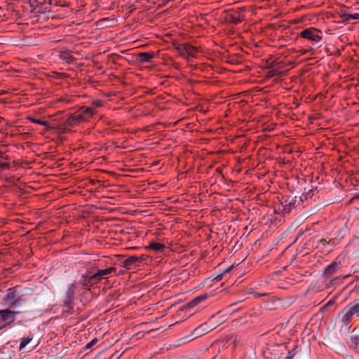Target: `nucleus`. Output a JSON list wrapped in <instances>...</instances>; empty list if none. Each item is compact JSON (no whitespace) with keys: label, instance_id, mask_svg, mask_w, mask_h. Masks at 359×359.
<instances>
[{"label":"nucleus","instance_id":"1","mask_svg":"<svg viewBox=\"0 0 359 359\" xmlns=\"http://www.w3.org/2000/svg\"><path fill=\"white\" fill-rule=\"evenodd\" d=\"M18 286L8 288L2 299L5 305L8 308H19L25 303L22 295L18 292Z\"/></svg>","mask_w":359,"mask_h":359},{"label":"nucleus","instance_id":"2","mask_svg":"<svg viewBox=\"0 0 359 359\" xmlns=\"http://www.w3.org/2000/svg\"><path fill=\"white\" fill-rule=\"evenodd\" d=\"M76 290L77 287L75 283H71L67 287V290L63 299V305L68 309L73 308L74 301L76 299Z\"/></svg>","mask_w":359,"mask_h":359},{"label":"nucleus","instance_id":"3","mask_svg":"<svg viewBox=\"0 0 359 359\" xmlns=\"http://www.w3.org/2000/svg\"><path fill=\"white\" fill-rule=\"evenodd\" d=\"M301 201H298L297 196H284L280 200V203L281 205V212L282 213H289L293 208H295L297 204L299 203Z\"/></svg>","mask_w":359,"mask_h":359},{"label":"nucleus","instance_id":"4","mask_svg":"<svg viewBox=\"0 0 359 359\" xmlns=\"http://www.w3.org/2000/svg\"><path fill=\"white\" fill-rule=\"evenodd\" d=\"M20 312L18 311L11 310L9 309L0 310V320L4 325L12 324L16 318V315Z\"/></svg>","mask_w":359,"mask_h":359},{"label":"nucleus","instance_id":"5","mask_svg":"<svg viewBox=\"0 0 359 359\" xmlns=\"http://www.w3.org/2000/svg\"><path fill=\"white\" fill-rule=\"evenodd\" d=\"M299 36L315 43H319L322 39V37L318 34V31L314 28H309L303 30L299 34Z\"/></svg>","mask_w":359,"mask_h":359},{"label":"nucleus","instance_id":"6","mask_svg":"<svg viewBox=\"0 0 359 359\" xmlns=\"http://www.w3.org/2000/svg\"><path fill=\"white\" fill-rule=\"evenodd\" d=\"M341 267V262L337 259L335 261L329 264L324 270L323 275L325 278H331Z\"/></svg>","mask_w":359,"mask_h":359},{"label":"nucleus","instance_id":"7","mask_svg":"<svg viewBox=\"0 0 359 359\" xmlns=\"http://www.w3.org/2000/svg\"><path fill=\"white\" fill-rule=\"evenodd\" d=\"M216 327L215 325H209L208 323H205L197 327L192 333L195 337L204 335Z\"/></svg>","mask_w":359,"mask_h":359},{"label":"nucleus","instance_id":"8","mask_svg":"<svg viewBox=\"0 0 359 359\" xmlns=\"http://www.w3.org/2000/svg\"><path fill=\"white\" fill-rule=\"evenodd\" d=\"M342 313L341 323L344 326L348 329L351 327V320L354 314L349 306L342 311Z\"/></svg>","mask_w":359,"mask_h":359},{"label":"nucleus","instance_id":"9","mask_svg":"<svg viewBox=\"0 0 359 359\" xmlns=\"http://www.w3.org/2000/svg\"><path fill=\"white\" fill-rule=\"evenodd\" d=\"M179 50L183 56L194 57L196 52V48L191 45L185 43L179 48Z\"/></svg>","mask_w":359,"mask_h":359},{"label":"nucleus","instance_id":"10","mask_svg":"<svg viewBox=\"0 0 359 359\" xmlns=\"http://www.w3.org/2000/svg\"><path fill=\"white\" fill-rule=\"evenodd\" d=\"M84 121H87L86 120L84 115L79 111V114H72L67 118V125L69 126H74Z\"/></svg>","mask_w":359,"mask_h":359},{"label":"nucleus","instance_id":"11","mask_svg":"<svg viewBox=\"0 0 359 359\" xmlns=\"http://www.w3.org/2000/svg\"><path fill=\"white\" fill-rule=\"evenodd\" d=\"M80 283L86 287H92L94 284L97 283V279L93 278V274L89 272L81 276Z\"/></svg>","mask_w":359,"mask_h":359},{"label":"nucleus","instance_id":"12","mask_svg":"<svg viewBox=\"0 0 359 359\" xmlns=\"http://www.w3.org/2000/svg\"><path fill=\"white\" fill-rule=\"evenodd\" d=\"M115 271L116 269L114 267H109L105 269L98 270L96 273L93 274V278L97 279V282H99Z\"/></svg>","mask_w":359,"mask_h":359},{"label":"nucleus","instance_id":"13","mask_svg":"<svg viewBox=\"0 0 359 359\" xmlns=\"http://www.w3.org/2000/svg\"><path fill=\"white\" fill-rule=\"evenodd\" d=\"M142 259L139 257L136 256H132L129 258L126 259L123 264L122 266L125 267L126 269H130L133 265H135L137 262H141Z\"/></svg>","mask_w":359,"mask_h":359},{"label":"nucleus","instance_id":"14","mask_svg":"<svg viewBox=\"0 0 359 359\" xmlns=\"http://www.w3.org/2000/svg\"><path fill=\"white\" fill-rule=\"evenodd\" d=\"M207 297H208L207 294H201V295L195 297L191 301L187 303V306L188 308H193V307L197 306L199 303L207 299Z\"/></svg>","mask_w":359,"mask_h":359},{"label":"nucleus","instance_id":"15","mask_svg":"<svg viewBox=\"0 0 359 359\" xmlns=\"http://www.w3.org/2000/svg\"><path fill=\"white\" fill-rule=\"evenodd\" d=\"M155 57V53L153 52H144L140 53L138 55L139 60L141 62H148Z\"/></svg>","mask_w":359,"mask_h":359},{"label":"nucleus","instance_id":"16","mask_svg":"<svg viewBox=\"0 0 359 359\" xmlns=\"http://www.w3.org/2000/svg\"><path fill=\"white\" fill-rule=\"evenodd\" d=\"M28 119L34 123H36L41 126H43L46 127V130H53L54 128V126H51L48 121H42L41 119L32 118V117H28Z\"/></svg>","mask_w":359,"mask_h":359},{"label":"nucleus","instance_id":"17","mask_svg":"<svg viewBox=\"0 0 359 359\" xmlns=\"http://www.w3.org/2000/svg\"><path fill=\"white\" fill-rule=\"evenodd\" d=\"M79 111L84 115L86 121L95 114L90 107L83 106L79 109Z\"/></svg>","mask_w":359,"mask_h":359},{"label":"nucleus","instance_id":"18","mask_svg":"<svg viewBox=\"0 0 359 359\" xmlns=\"http://www.w3.org/2000/svg\"><path fill=\"white\" fill-rule=\"evenodd\" d=\"M148 248L156 252H161L165 248V245L156 241H151Z\"/></svg>","mask_w":359,"mask_h":359},{"label":"nucleus","instance_id":"19","mask_svg":"<svg viewBox=\"0 0 359 359\" xmlns=\"http://www.w3.org/2000/svg\"><path fill=\"white\" fill-rule=\"evenodd\" d=\"M33 339V335L29 334V336L26 337H22L20 339V343L19 346V351L22 350L26 347V346L30 343Z\"/></svg>","mask_w":359,"mask_h":359},{"label":"nucleus","instance_id":"20","mask_svg":"<svg viewBox=\"0 0 359 359\" xmlns=\"http://www.w3.org/2000/svg\"><path fill=\"white\" fill-rule=\"evenodd\" d=\"M350 346L355 348H359V335H351L350 337Z\"/></svg>","mask_w":359,"mask_h":359},{"label":"nucleus","instance_id":"21","mask_svg":"<svg viewBox=\"0 0 359 359\" xmlns=\"http://www.w3.org/2000/svg\"><path fill=\"white\" fill-rule=\"evenodd\" d=\"M313 188L311 186L310 188L306 191V188H305V192L302 194V195L299 198V201H303L304 200H306L309 198H311L313 196Z\"/></svg>","mask_w":359,"mask_h":359},{"label":"nucleus","instance_id":"22","mask_svg":"<svg viewBox=\"0 0 359 359\" xmlns=\"http://www.w3.org/2000/svg\"><path fill=\"white\" fill-rule=\"evenodd\" d=\"M103 106V102L100 100H96L92 102L91 105L90 106L92 111L94 114L96 113L97 109L100 108Z\"/></svg>","mask_w":359,"mask_h":359},{"label":"nucleus","instance_id":"23","mask_svg":"<svg viewBox=\"0 0 359 359\" xmlns=\"http://www.w3.org/2000/svg\"><path fill=\"white\" fill-rule=\"evenodd\" d=\"M349 306L351 307L353 314H356L359 317V303Z\"/></svg>","mask_w":359,"mask_h":359},{"label":"nucleus","instance_id":"24","mask_svg":"<svg viewBox=\"0 0 359 359\" xmlns=\"http://www.w3.org/2000/svg\"><path fill=\"white\" fill-rule=\"evenodd\" d=\"M224 276V273L219 272L217 274L212 276V280L219 281L222 279Z\"/></svg>","mask_w":359,"mask_h":359},{"label":"nucleus","instance_id":"25","mask_svg":"<svg viewBox=\"0 0 359 359\" xmlns=\"http://www.w3.org/2000/svg\"><path fill=\"white\" fill-rule=\"evenodd\" d=\"M97 339H93V340H91L89 343H88L86 345V349L91 348L93 346H95L97 344Z\"/></svg>","mask_w":359,"mask_h":359},{"label":"nucleus","instance_id":"26","mask_svg":"<svg viewBox=\"0 0 359 359\" xmlns=\"http://www.w3.org/2000/svg\"><path fill=\"white\" fill-rule=\"evenodd\" d=\"M9 168V164L8 163H0V169L6 170Z\"/></svg>","mask_w":359,"mask_h":359},{"label":"nucleus","instance_id":"27","mask_svg":"<svg viewBox=\"0 0 359 359\" xmlns=\"http://www.w3.org/2000/svg\"><path fill=\"white\" fill-rule=\"evenodd\" d=\"M294 355V350H292V351H290L287 353V356L285 357V359H292Z\"/></svg>","mask_w":359,"mask_h":359},{"label":"nucleus","instance_id":"28","mask_svg":"<svg viewBox=\"0 0 359 359\" xmlns=\"http://www.w3.org/2000/svg\"><path fill=\"white\" fill-rule=\"evenodd\" d=\"M348 19L358 20L359 19V14H351L349 15Z\"/></svg>","mask_w":359,"mask_h":359},{"label":"nucleus","instance_id":"29","mask_svg":"<svg viewBox=\"0 0 359 359\" xmlns=\"http://www.w3.org/2000/svg\"><path fill=\"white\" fill-rule=\"evenodd\" d=\"M254 295H255V298H259V297H263L265 295L264 293H258V292H255L254 293Z\"/></svg>","mask_w":359,"mask_h":359},{"label":"nucleus","instance_id":"30","mask_svg":"<svg viewBox=\"0 0 359 359\" xmlns=\"http://www.w3.org/2000/svg\"><path fill=\"white\" fill-rule=\"evenodd\" d=\"M231 269V266H229V267H227L226 269H225L224 270H223L222 271H221L222 273H224V275L226 273H228Z\"/></svg>","mask_w":359,"mask_h":359},{"label":"nucleus","instance_id":"31","mask_svg":"<svg viewBox=\"0 0 359 359\" xmlns=\"http://www.w3.org/2000/svg\"><path fill=\"white\" fill-rule=\"evenodd\" d=\"M241 21H242V20H241V19H240V18H237V19H235V20H233V22H234V23H236V24H238V23L241 22Z\"/></svg>","mask_w":359,"mask_h":359},{"label":"nucleus","instance_id":"32","mask_svg":"<svg viewBox=\"0 0 359 359\" xmlns=\"http://www.w3.org/2000/svg\"><path fill=\"white\" fill-rule=\"evenodd\" d=\"M242 301H243V300H239V301H238V302H234V303L231 304L230 306H235V305L238 304V303L241 302Z\"/></svg>","mask_w":359,"mask_h":359},{"label":"nucleus","instance_id":"33","mask_svg":"<svg viewBox=\"0 0 359 359\" xmlns=\"http://www.w3.org/2000/svg\"><path fill=\"white\" fill-rule=\"evenodd\" d=\"M269 309H271V307L268 306H266Z\"/></svg>","mask_w":359,"mask_h":359},{"label":"nucleus","instance_id":"34","mask_svg":"<svg viewBox=\"0 0 359 359\" xmlns=\"http://www.w3.org/2000/svg\"><path fill=\"white\" fill-rule=\"evenodd\" d=\"M2 156H3V154H1V155H0V157H2Z\"/></svg>","mask_w":359,"mask_h":359}]
</instances>
